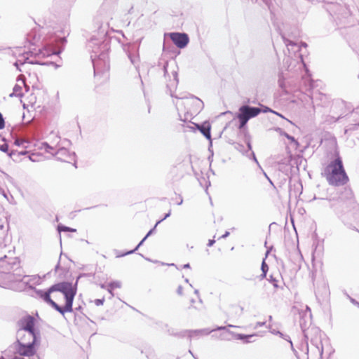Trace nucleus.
<instances>
[{"instance_id":"f257e3e1","label":"nucleus","mask_w":359,"mask_h":359,"mask_svg":"<svg viewBox=\"0 0 359 359\" xmlns=\"http://www.w3.org/2000/svg\"><path fill=\"white\" fill-rule=\"evenodd\" d=\"M76 287L72 283L61 282L52 285L42 297L62 315L72 312Z\"/></svg>"},{"instance_id":"f03ea898","label":"nucleus","mask_w":359,"mask_h":359,"mask_svg":"<svg viewBox=\"0 0 359 359\" xmlns=\"http://www.w3.org/2000/svg\"><path fill=\"white\" fill-rule=\"evenodd\" d=\"M323 175L327 182L332 186H344L348 182L349 177L339 154H336L334 158L325 168Z\"/></svg>"},{"instance_id":"7ed1b4c3","label":"nucleus","mask_w":359,"mask_h":359,"mask_svg":"<svg viewBox=\"0 0 359 359\" xmlns=\"http://www.w3.org/2000/svg\"><path fill=\"white\" fill-rule=\"evenodd\" d=\"M203 102L201 99L191 96L180 100L177 103V109L185 114L192 116L199 114L203 109Z\"/></svg>"},{"instance_id":"20e7f679","label":"nucleus","mask_w":359,"mask_h":359,"mask_svg":"<svg viewBox=\"0 0 359 359\" xmlns=\"http://www.w3.org/2000/svg\"><path fill=\"white\" fill-rule=\"evenodd\" d=\"M261 111V109L258 107H252L248 105L240 107L239 113L237 115L240 122V128L244 127L250 118L257 116Z\"/></svg>"},{"instance_id":"39448f33","label":"nucleus","mask_w":359,"mask_h":359,"mask_svg":"<svg viewBox=\"0 0 359 359\" xmlns=\"http://www.w3.org/2000/svg\"><path fill=\"white\" fill-rule=\"evenodd\" d=\"M36 319L29 315L23 316L18 322L19 330L35 332Z\"/></svg>"},{"instance_id":"423d86ee","label":"nucleus","mask_w":359,"mask_h":359,"mask_svg":"<svg viewBox=\"0 0 359 359\" xmlns=\"http://www.w3.org/2000/svg\"><path fill=\"white\" fill-rule=\"evenodd\" d=\"M18 343L36 344V332L18 330L17 332Z\"/></svg>"},{"instance_id":"0eeeda50","label":"nucleus","mask_w":359,"mask_h":359,"mask_svg":"<svg viewBox=\"0 0 359 359\" xmlns=\"http://www.w3.org/2000/svg\"><path fill=\"white\" fill-rule=\"evenodd\" d=\"M169 36L175 46L180 48H184L189 43V37L187 34L173 32L170 33Z\"/></svg>"},{"instance_id":"6e6552de","label":"nucleus","mask_w":359,"mask_h":359,"mask_svg":"<svg viewBox=\"0 0 359 359\" xmlns=\"http://www.w3.org/2000/svg\"><path fill=\"white\" fill-rule=\"evenodd\" d=\"M17 351L21 355L32 356L36 353L35 344L18 343Z\"/></svg>"},{"instance_id":"1a4fd4ad","label":"nucleus","mask_w":359,"mask_h":359,"mask_svg":"<svg viewBox=\"0 0 359 359\" xmlns=\"http://www.w3.org/2000/svg\"><path fill=\"white\" fill-rule=\"evenodd\" d=\"M56 158L61 161L69 163H74V155L72 154L67 149H61L56 153Z\"/></svg>"},{"instance_id":"9d476101","label":"nucleus","mask_w":359,"mask_h":359,"mask_svg":"<svg viewBox=\"0 0 359 359\" xmlns=\"http://www.w3.org/2000/svg\"><path fill=\"white\" fill-rule=\"evenodd\" d=\"M23 269L18 266L12 273L8 274V278L11 282L20 281L23 280L25 276L23 275Z\"/></svg>"},{"instance_id":"9b49d317","label":"nucleus","mask_w":359,"mask_h":359,"mask_svg":"<svg viewBox=\"0 0 359 359\" xmlns=\"http://www.w3.org/2000/svg\"><path fill=\"white\" fill-rule=\"evenodd\" d=\"M196 126L208 140H211V126L210 123L204 122L201 125L196 124Z\"/></svg>"},{"instance_id":"f8f14e48","label":"nucleus","mask_w":359,"mask_h":359,"mask_svg":"<svg viewBox=\"0 0 359 359\" xmlns=\"http://www.w3.org/2000/svg\"><path fill=\"white\" fill-rule=\"evenodd\" d=\"M22 85L24 82L22 81L20 84H15L13 87V93L10 94L11 97H21L23 94V89Z\"/></svg>"},{"instance_id":"ddd939ff","label":"nucleus","mask_w":359,"mask_h":359,"mask_svg":"<svg viewBox=\"0 0 359 359\" xmlns=\"http://www.w3.org/2000/svg\"><path fill=\"white\" fill-rule=\"evenodd\" d=\"M177 292L179 295H189L190 293L192 292V290L190 288H184L182 286L180 285L177 288Z\"/></svg>"},{"instance_id":"4468645a","label":"nucleus","mask_w":359,"mask_h":359,"mask_svg":"<svg viewBox=\"0 0 359 359\" xmlns=\"http://www.w3.org/2000/svg\"><path fill=\"white\" fill-rule=\"evenodd\" d=\"M269 270V266L267 265V264L265 262L264 260H263L262 263V274L261 275L262 278H265L266 276V272L268 271Z\"/></svg>"},{"instance_id":"2eb2a0df","label":"nucleus","mask_w":359,"mask_h":359,"mask_svg":"<svg viewBox=\"0 0 359 359\" xmlns=\"http://www.w3.org/2000/svg\"><path fill=\"white\" fill-rule=\"evenodd\" d=\"M109 287V292L111 294V295L113 296L114 294H112V290L116 289V288H118V287H120V284L119 283H116V282H114V283H111L109 284L108 285Z\"/></svg>"},{"instance_id":"dca6fc26","label":"nucleus","mask_w":359,"mask_h":359,"mask_svg":"<svg viewBox=\"0 0 359 359\" xmlns=\"http://www.w3.org/2000/svg\"><path fill=\"white\" fill-rule=\"evenodd\" d=\"M174 201V203L176 205H181L183 202L182 197L181 195L175 194V198L172 199Z\"/></svg>"},{"instance_id":"f3484780","label":"nucleus","mask_w":359,"mask_h":359,"mask_svg":"<svg viewBox=\"0 0 359 359\" xmlns=\"http://www.w3.org/2000/svg\"><path fill=\"white\" fill-rule=\"evenodd\" d=\"M59 231H67V232H75L76 229L67 227L65 226H61L58 227Z\"/></svg>"},{"instance_id":"a211bd4d","label":"nucleus","mask_w":359,"mask_h":359,"mask_svg":"<svg viewBox=\"0 0 359 359\" xmlns=\"http://www.w3.org/2000/svg\"><path fill=\"white\" fill-rule=\"evenodd\" d=\"M284 136L288 140H290L291 142H293V143H295V144H298L297 141L295 140V138L290 135H288L287 133H284Z\"/></svg>"},{"instance_id":"6ab92c4d","label":"nucleus","mask_w":359,"mask_h":359,"mask_svg":"<svg viewBox=\"0 0 359 359\" xmlns=\"http://www.w3.org/2000/svg\"><path fill=\"white\" fill-rule=\"evenodd\" d=\"M25 143H28L25 140L23 139H17L15 141V144L18 146L23 145Z\"/></svg>"},{"instance_id":"aec40b11","label":"nucleus","mask_w":359,"mask_h":359,"mask_svg":"<svg viewBox=\"0 0 359 359\" xmlns=\"http://www.w3.org/2000/svg\"><path fill=\"white\" fill-rule=\"evenodd\" d=\"M4 126H5L4 120L1 114L0 113V130L4 128Z\"/></svg>"},{"instance_id":"412c9836","label":"nucleus","mask_w":359,"mask_h":359,"mask_svg":"<svg viewBox=\"0 0 359 359\" xmlns=\"http://www.w3.org/2000/svg\"><path fill=\"white\" fill-rule=\"evenodd\" d=\"M104 302V299H97L95 300V304L96 306H101L103 304Z\"/></svg>"},{"instance_id":"4be33fe9","label":"nucleus","mask_w":359,"mask_h":359,"mask_svg":"<svg viewBox=\"0 0 359 359\" xmlns=\"http://www.w3.org/2000/svg\"><path fill=\"white\" fill-rule=\"evenodd\" d=\"M270 281L272 283L275 288L278 287V281L275 278H273L272 276L270 278Z\"/></svg>"},{"instance_id":"5701e85b","label":"nucleus","mask_w":359,"mask_h":359,"mask_svg":"<svg viewBox=\"0 0 359 359\" xmlns=\"http://www.w3.org/2000/svg\"><path fill=\"white\" fill-rule=\"evenodd\" d=\"M8 145L7 144H3L1 147V149L4 151H6L8 150Z\"/></svg>"},{"instance_id":"b1692460","label":"nucleus","mask_w":359,"mask_h":359,"mask_svg":"<svg viewBox=\"0 0 359 359\" xmlns=\"http://www.w3.org/2000/svg\"><path fill=\"white\" fill-rule=\"evenodd\" d=\"M215 241L214 239H210L208 241V245L209 247L212 246L215 243Z\"/></svg>"},{"instance_id":"393cba45","label":"nucleus","mask_w":359,"mask_h":359,"mask_svg":"<svg viewBox=\"0 0 359 359\" xmlns=\"http://www.w3.org/2000/svg\"><path fill=\"white\" fill-rule=\"evenodd\" d=\"M185 301L187 302V303H191L193 302V299L191 298V297H186V299Z\"/></svg>"},{"instance_id":"a878e982","label":"nucleus","mask_w":359,"mask_h":359,"mask_svg":"<svg viewBox=\"0 0 359 359\" xmlns=\"http://www.w3.org/2000/svg\"><path fill=\"white\" fill-rule=\"evenodd\" d=\"M4 228V224H0V229H3Z\"/></svg>"},{"instance_id":"bb28decb","label":"nucleus","mask_w":359,"mask_h":359,"mask_svg":"<svg viewBox=\"0 0 359 359\" xmlns=\"http://www.w3.org/2000/svg\"><path fill=\"white\" fill-rule=\"evenodd\" d=\"M246 337H247V336H244V335H241V334H240V338H241V339H244V338H245Z\"/></svg>"},{"instance_id":"cd10ccee","label":"nucleus","mask_w":359,"mask_h":359,"mask_svg":"<svg viewBox=\"0 0 359 359\" xmlns=\"http://www.w3.org/2000/svg\"><path fill=\"white\" fill-rule=\"evenodd\" d=\"M170 215V212H168V214L165 215L164 219H165L166 217H168L169 215Z\"/></svg>"},{"instance_id":"c85d7f7f","label":"nucleus","mask_w":359,"mask_h":359,"mask_svg":"<svg viewBox=\"0 0 359 359\" xmlns=\"http://www.w3.org/2000/svg\"><path fill=\"white\" fill-rule=\"evenodd\" d=\"M147 238V236H146L144 238H143V240L142 241V242L140 243V244H141L144 241H145V238Z\"/></svg>"},{"instance_id":"c756f323","label":"nucleus","mask_w":359,"mask_h":359,"mask_svg":"<svg viewBox=\"0 0 359 359\" xmlns=\"http://www.w3.org/2000/svg\"><path fill=\"white\" fill-rule=\"evenodd\" d=\"M184 267H189V264H186V265H184Z\"/></svg>"},{"instance_id":"7c9ffc66","label":"nucleus","mask_w":359,"mask_h":359,"mask_svg":"<svg viewBox=\"0 0 359 359\" xmlns=\"http://www.w3.org/2000/svg\"><path fill=\"white\" fill-rule=\"evenodd\" d=\"M276 114H278V116H281V117H283V116H281L280 114L276 113Z\"/></svg>"},{"instance_id":"2f4dec72","label":"nucleus","mask_w":359,"mask_h":359,"mask_svg":"<svg viewBox=\"0 0 359 359\" xmlns=\"http://www.w3.org/2000/svg\"><path fill=\"white\" fill-rule=\"evenodd\" d=\"M15 359H24V358H15Z\"/></svg>"}]
</instances>
